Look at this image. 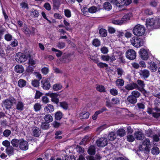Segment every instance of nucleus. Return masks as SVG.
I'll use <instances>...</instances> for the list:
<instances>
[{
	"label": "nucleus",
	"instance_id": "44",
	"mask_svg": "<svg viewBox=\"0 0 160 160\" xmlns=\"http://www.w3.org/2000/svg\"><path fill=\"white\" fill-rule=\"evenodd\" d=\"M89 116V113L88 112H82L80 113V116L82 117V119H86L88 118Z\"/></svg>",
	"mask_w": 160,
	"mask_h": 160
},
{
	"label": "nucleus",
	"instance_id": "56",
	"mask_svg": "<svg viewBox=\"0 0 160 160\" xmlns=\"http://www.w3.org/2000/svg\"><path fill=\"white\" fill-rule=\"evenodd\" d=\"M97 8L96 7L92 6L88 9V12L91 13H94L97 11Z\"/></svg>",
	"mask_w": 160,
	"mask_h": 160
},
{
	"label": "nucleus",
	"instance_id": "48",
	"mask_svg": "<svg viewBox=\"0 0 160 160\" xmlns=\"http://www.w3.org/2000/svg\"><path fill=\"white\" fill-rule=\"evenodd\" d=\"M92 44L95 47H98L100 45V42L98 39L96 38L93 40Z\"/></svg>",
	"mask_w": 160,
	"mask_h": 160
},
{
	"label": "nucleus",
	"instance_id": "23",
	"mask_svg": "<svg viewBox=\"0 0 160 160\" xmlns=\"http://www.w3.org/2000/svg\"><path fill=\"white\" fill-rule=\"evenodd\" d=\"M14 68L15 71L18 73H22L24 71L23 66L21 65H17L15 66Z\"/></svg>",
	"mask_w": 160,
	"mask_h": 160
},
{
	"label": "nucleus",
	"instance_id": "37",
	"mask_svg": "<svg viewBox=\"0 0 160 160\" xmlns=\"http://www.w3.org/2000/svg\"><path fill=\"white\" fill-rule=\"evenodd\" d=\"M51 49L52 51L56 52L55 54L58 57H61L62 55V52L61 51L57 49L53 48H52Z\"/></svg>",
	"mask_w": 160,
	"mask_h": 160
},
{
	"label": "nucleus",
	"instance_id": "28",
	"mask_svg": "<svg viewBox=\"0 0 160 160\" xmlns=\"http://www.w3.org/2000/svg\"><path fill=\"white\" fill-rule=\"evenodd\" d=\"M137 84L138 85V87L137 88H138V89L141 91V89H143L144 87H145V84L143 81L140 80H138L137 81Z\"/></svg>",
	"mask_w": 160,
	"mask_h": 160
},
{
	"label": "nucleus",
	"instance_id": "3",
	"mask_svg": "<svg viewBox=\"0 0 160 160\" xmlns=\"http://www.w3.org/2000/svg\"><path fill=\"white\" fill-rule=\"evenodd\" d=\"M15 99L13 97H10L2 102V106L7 109H9L11 108L13 103H15Z\"/></svg>",
	"mask_w": 160,
	"mask_h": 160
},
{
	"label": "nucleus",
	"instance_id": "34",
	"mask_svg": "<svg viewBox=\"0 0 160 160\" xmlns=\"http://www.w3.org/2000/svg\"><path fill=\"white\" fill-rule=\"evenodd\" d=\"M62 88V85L60 83H56L53 86V89L55 91H58Z\"/></svg>",
	"mask_w": 160,
	"mask_h": 160
},
{
	"label": "nucleus",
	"instance_id": "27",
	"mask_svg": "<svg viewBox=\"0 0 160 160\" xmlns=\"http://www.w3.org/2000/svg\"><path fill=\"white\" fill-rule=\"evenodd\" d=\"M132 16V14L131 13H128L124 15L122 18L121 20L123 23L124 22L130 19V18Z\"/></svg>",
	"mask_w": 160,
	"mask_h": 160
},
{
	"label": "nucleus",
	"instance_id": "10",
	"mask_svg": "<svg viewBox=\"0 0 160 160\" xmlns=\"http://www.w3.org/2000/svg\"><path fill=\"white\" fill-rule=\"evenodd\" d=\"M120 103V100L118 98H113L111 100V102L107 101L106 102V106L109 108H112L115 104H118Z\"/></svg>",
	"mask_w": 160,
	"mask_h": 160
},
{
	"label": "nucleus",
	"instance_id": "12",
	"mask_svg": "<svg viewBox=\"0 0 160 160\" xmlns=\"http://www.w3.org/2000/svg\"><path fill=\"white\" fill-rule=\"evenodd\" d=\"M140 77L144 79L148 78L150 75V72L146 69H141L138 72Z\"/></svg>",
	"mask_w": 160,
	"mask_h": 160
},
{
	"label": "nucleus",
	"instance_id": "20",
	"mask_svg": "<svg viewBox=\"0 0 160 160\" xmlns=\"http://www.w3.org/2000/svg\"><path fill=\"white\" fill-rule=\"evenodd\" d=\"M20 142V139H18L16 138H14L12 139L11 142V143L12 146L14 148H18L19 146Z\"/></svg>",
	"mask_w": 160,
	"mask_h": 160
},
{
	"label": "nucleus",
	"instance_id": "21",
	"mask_svg": "<svg viewBox=\"0 0 160 160\" xmlns=\"http://www.w3.org/2000/svg\"><path fill=\"white\" fill-rule=\"evenodd\" d=\"M148 63L150 65V69L151 71L153 72H155L156 71L158 67L156 64L154 62H148Z\"/></svg>",
	"mask_w": 160,
	"mask_h": 160
},
{
	"label": "nucleus",
	"instance_id": "22",
	"mask_svg": "<svg viewBox=\"0 0 160 160\" xmlns=\"http://www.w3.org/2000/svg\"><path fill=\"white\" fill-rule=\"evenodd\" d=\"M127 100L129 103L132 104H134L137 102V99L132 95L128 96Z\"/></svg>",
	"mask_w": 160,
	"mask_h": 160
},
{
	"label": "nucleus",
	"instance_id": "25",
	"mask_svg": "<svg viewBox=\"0 0 160 160\" xmlns=\"http://www.w3.org/2000/svg\"><path fill=\"white\" fill-rule=\"evenodd\" d=\"M88 152L90 155H94L96 152L95 147L93 145L91 146L88 149Z\"/></svg>",
	"mask_w": 160,
	"mask_h": 160
},
{
	"label": "nucleus",
	"instance_id": "57",
	"mask_svg": "<svg viewBox=\"0 0 160 160\" xmlns=\"http://www.w3.org/2000/svg\"><path fill=\"white\" fill-rule=\"evenodd\" d=\"M20 5L21 6V7L23 8H27V9H28V2L26 1L23 2L21 3H20Z\"/></svg>",
	"mask_w": 160,
	"mask_h": 160
},
{
	"label": "nucleus",
	"instance_id": "19",
	"mask_svg": "<svg viewBox=\"0 0 160 160\" xmlns=\"http://www.w3.org/2000/svg\"><path fill=\"white\" fill-rule=\"evenodd\" d=\"M16 109L20 111H22L24 109V103L21 101H19L17 102L16 104Z\"/></svg>",
	"mask_w": 160,
	"mask_h": 160
},
{
	"label": "nucleus",
	"instance_id": "45",
	"mask_svg": "<svg viewBox=\"0 0 160 160\" xmlns=\"http://www.w3.org/2000/svg\"><path fill=\"white\" fill-rule=\"evenodd\" d=\"M63 23L65 25V28L66 29L67 31L71 30V26L70 24L65 19L63 20Z\"/></svg>",
	"mask_w": 160,
	"mask_h": 160
},
{
	"label": "nucleus",
	"instance_id": "60",
	"mask_svg": "<svg viewBox=\"0 0 160 160\" xmlns=\"http://www.w3.org/2000/svg\"><path fill=\"white\" fill-rule=\"evenodd\" d=\"M11 132L10 130L6 129L3 132V135L5 137H8L11 134Z\"/></svg>",
	"mask_w": 160,
	"mask_h": 160
},
{
	"label": "nucleus",
	"instance_id": "31",
	"mask_svg": "<svg viewBox=\"0 0 160 160\" xmlns=\"http://www.w3.org/2000/svg\"><path fill=\"white\" fill-rule=\"evenodd\" d=\"M145 104L144 102L138 103H137L135 108L136 109L144 110L145 107Z\"/></svg>",
	"mask_w": 160,
	"mask_h": 160
},
{
	"label": "nucleus",
	"instance_id": "50",
	"mask_svg": "<svg viewBox=\"0 0 160 160\" xmlns=\"http://www.w3.org/2000/svg\"><path fill=\"white\" fill-rule=\"evenodd\" d=\"M34 108L35 111H38L41 108V106L39 103H37L34 105Z\"/></svg>",
	"mask_w": 160,
	"mask_h": 160
},
{
	"label": "nucleus",
	"instance_id": "52",
	"mask_svg": "<svg viewBox=\"0 0 160 160\" xmlns=\"http://www.w3.org/2000/svg\"><path fill=\"white\" fill-rule=\"evenodd\" d=\"M118 74L119 76L118 77V78H121L124 72V71L121 68H118L117 69Z\"/></svg>",
	"mask_w": 160,
	"mask_h": 160
},
{
	"label": "nucleus",
	"instance_id": "62",
	"mask_svg": "<svg viewBox=\"0 0 160 160\" xmlns=\"http://www.w3.org/2000/svg\"><path fill=\"white\" fill-rule=\"evenodd\" d=\"M2 144L7 148L11 146L10 145V142L8 140H5L3 141L2 142Z\"/></svg>",
	"mask_w": 160,
	"mask_h": 160
},
{
	"label": "nucleus",
	"instance_id": "8",
	"mask_svg": "<svg viewBox=\"0 0 160 160\" xmlns=\"http://www.w3.org/2000/svg\"><path fill=\"white\" fill-rule=\"evenodd\" d=\"M136 52L133 49H128L126 52V57L130 60H134L136 58Z\"/></svg>",
	"mask_w": 160,
	"mask_h": 160
},
{
	"label": "nucleus",
	"instance_id": "9",
	"mask_svg": "<svg viewBox=\"0 0 160 160\" xmlns=\"http://www.w3.org/2000/svg\"><path fill=\"white\" fill-rule=\"evenodd\" d=\"M50 79L47 78L43 79L41 81L42 87L44 90H48L51 87V84L49 82Z\"/></svg>",
	"mask_w": 160,
	"mask_h": 160
},
{
	"label": "nucleus",
	"instance_id": "30",
	"mask_svg": "<svg viewBox=\"0 0 160 160\" xmlns=\"http://www.w3.org/2000/svg\"><path fill=\"white\" fill-rule=\"evenodd\" d=\"M117 134L118 136L122 137L126 134V131L123 128H120L117 131Z\"/></svg>",
	"mask_w": 160,
	"mask_h": 160
},
{
	"label": "nucleus",
	"instance_id": "41",
	"mask_svg": "<svg viewBox=\"0 0 160 160\" xmlns=\"http://www.w3.org/2000/svg\"><path fill=\"white\" fill-rule=\"evenodd\" d=\"M151 152L153 155H158L159 153V149L157 147H154L152 149Z\"/></svg>",
	"mask_w": 160,
	"mask_h": 160
},
{
	"label": "nucleus",
	"instance_id": "1",
	"mask_svg": "<svg viewBox=\"0 0 160 160\" xmlns=\"http://www.w3.org/2000/svg\"><path fill=\"white\" fill-rule=\"evenodd\" d=\"M132 32L135 35L138 37L141 36L145 33V29L143 26L138 24L134 27Z\"/></svg>",
	"mask_w": 160,
	"mask_h": 160
},
{
	"label": "nucleus",
	"instance_id": "39",
	"mask_svg": "<svg viewBox=\"0 0 160 160\" xmlns=\"http://www.w3.org/2000/svg\"><path fill=\"white\" fill-rule=\"evenodd\" d=\"M55 118L57 120H60L62 117V113L60 111H58L55 114Z\"/></svg>",
	"mask_w": 160,
	"mask_h": 160
},
{
	"label": "nucleus",
	"instance_id": "43",
	"mask_svg": "<svg viewBox=\"0 0 160 160\" xmlns=\"http://www.w3.org/2000/svg\"><path fill=\"white\" fill-rule=\"evenodd\" d=\"M104 8L106 10H110L112 8V6L110 3L108 2H105L103 5Z\"/></svg>",
	"mask_w": 160,
	"mask_h": 160
},
{
	"label": "nucleus",
	"instance_id": "64",
	"mask_svg": "<svg viewBox=\"0 0 160 160\" xmlns=\"http://www.w3.org/2000/svg\"><path fill=\"white\" fill-rule=\"evenodd\" d=\"M65 15L67 18H70L71 17V12L69 9H65L64 11Z\"/></svg>",
	"mask_w": 160,
	"mask_h": 160
},
{
	"label": "nucleus",
	"instance_id": "5",
	"mask_svg": "<svg viewBox=\"0 0 160 160\" xmlns=\"http://www.w3.org/2000/svg\"><path fill=\"white\" fill-rule=\"evenodd\" d=\"M15 60L18 62H24L27 60V58L24 54L21 52L17 53L15 56Z\"/></svg>",
	"mask_w": 160,
	"mask_h": 160
},
{
	"label": "nucleus",
	"instance_id": "11",
	"mask_svg": "<svg viewBox=\"0 0 160 160\" xmlns=\"http://www.w3.org/2000/svg\"><path fill=\"white\" fill-rule=\"evenodd\" d=\"M139 53L140 57L142 60H147L149 58L148 53L145 49L141 48L139 52Z\"/></svg>",
	"mask_w": 160,
	"mask_h": 160
},
{
	"label": "nucleus",
	"instance_id": "36",
	"mask_svg": "<svg viewBox=\"0 0 160 160\" xmlns=\"http://www.w3.org/2000/svg\"><path fill=\"white\" fill-rule=\"evenodd\" d=\"M116 85L118 87H122L124 85V81L121 79H118L116 81Z\"/></svg>",
	"mask_w": 160,
	"mask_h": 160
},
{
	"label": "nucleus",
	"instance_id": "55",
	"mask_svg": "<svg viewBox=\"0 0 160 160\" xmlns=\"http://www.w3.org/2000/svg\"><path fill=\"white\" fill-rule=\"evenodd\" d=\"M39 82L38 80L35 79L32 82V85L34 87H38L39 86Z\"/></svg>",
	"mask_w": 160,
	"mask_h": 160
},
{
	"label": "nucleus",
	"instance_id": "7",
	"mask_svg": "<svg viewBox=\"0 0 160 160\" xmlns=\"http://www.w3.org/2000/svg\"><path fill=\"white\" fill-rule=\"evenodd\" d=\"M96 143L98 147H103L107 145L108 141L106 138L101 137L97 140Z\"/></svg>",
	"mask_w": 160,
	"mask_h": 160
},
{
	"label": "nucleus",
	"instance_id": "58",
	"mask_svg": "<svg viewBox=\"0 0 160 160\" xmlns=\"http://www.w3.org/2000/svg\"><path fill=\"white\" fill-rule=\"evenodd\" d=\"M31 12L33 13V17L34 18H37L39 15L38 11L36 9H33Z\"/></svg>",
	"mask_w": 160,
	"mask_h": 160
},
{
	"label": "nucleus",
	"instance_id": "18",
	"mask_svg": "<svg viewBox=\"0 0 160 160\" xmlns=\"http://www.w3.org/2000/svg\"><path fill=\"white\" fill-rule=\"evenodd\" d=\"M44 110L45 112L48 113L53 112L54 111V108L53 105L48 104L45 107Z\"/></svg>",
	"mask_w": 160,
	"mask_h": 160
},
{
	"label": "nucleus",
	"instance_id": "46",
	"mask_svg": "<svg viewBox=\"0 0 160 160\" xmlns=\"http://www.w3.org/2000/svg\"><path fill=\"white\" fill-rule=\"evenodd\" d=\"M70 54H69L64 53L61 58V61L62 62H65L66 60L68 58Z\"/></svg>",
	"mask_w": 160,
	"mask_h": 160
},
{
	"label": "nucleus",
	"instance_id": "59",
	"mask_svg": "<svg viewBox=\"0 0 160 160\" xmlns=\"http://www.w3.org/2000/svg\"><path fill=\"white\" fill-rule=\"evenodd\" d=\"M127 140L130 142H132L135 140V138L132 135H128L127 136Z\"/></svg>",
	"mask_w": 160,
	"mask_h": 160
},
{
	"label": "nucleus",
	"instance_id": "14",
	"mask_svg": "<svg viewBox=\"0 0 160 160\" xmlns=\"http://www.w3.org/2000/svg\"><path fill=\"white\" fill-rule=\"evenodd\" d=\"M50 96L51 98V101L54 103L58 104L59 102L58 98L59 96L58 94L56 93H52L50 94Z\"/></svg>",
	"mask_w": 160,
	"mask_h": 160
},
{
	"label": "nucleus",
	"instance_id": "33",
	"mask_svg": "<svg viewBox=\"0 0 160 160\" xmlns=\"http://www.w3.org/2000/svg\"><path fill=\"white\" fill-rule=\"evenodd\" d=\"M53 3V8L54 9H58L60 5V1L59 0H52Z\"/></svg>",
	"mask_w": 160,
	"mask_h": 160
},
{
	"label": "nucleus",
	"instance_id": "47",
	"mask_svg": "<svg viewBox=\"0 0 160 160\" xmlns=\"http://www.w3.org/2000/svg\"><path fill=\"white\" fill-rule=\"evenodd\" d=\"M132 95L136 98L137 99V98H138L141 95L140 93L137 91H133L131 93Z\"/></svg>",
	"mask_w": 160,
	"mask_h": 160
},
{
	"label": "nucleus",
	"instance_id": "42",
	"mask_svg": "<svg viewBox=\"0 0 160 160\" xmlns=\"http://www.w3.org/2000/svg\"><path fill=\"white\" fill-rule=\"evenodd\" d=\"M97 90L100 92H106L105 88L102 85H99L96 87Z\"/></svg>",
	"mask_w": 160,
	"mask_h": 160
},
{
	"label": "nucleus",
	"instance_id": "32",
	"mask_svg": "<svg viewBox=\"0 0 160 160\" xmlns=\"http://www.w3.org/2000/svg\"><path fill=\"white\" fill-rule=\"evenodd\" d=\"M18 86L20 88L24 87L27 84V82L24 80L20 79L18 82Z\"/></svg>",
	"mask_w": 160,
	"mask_h": 160
},
{
	"label": "nucleus",
	"instance_id": "61",
	"mask_svg": "<svg viewBox=\"0 0 160 160\" xmlns=\"http://www.w3.org/2000/svg\"><path fill=\"white\" fill-rule=\"evenodd\" d=\"M158 2L156 0H151L150 5L152 7H156L157 6Z\"/></svg>",
	"mask_w": 160,
	"mask_h": 160
},
{
	"label": "nucleus",
	"instance_id": "17",
	"mask_svg": "<svg viewBox=\"0 0 160 160\" xmlns=\"http://www.w3.org/2000/svg\"><path fill=\"white\" fill-rule=\"evenodd\" d=\"M134 135L136 138L138 140H142L144 138V134L140 131L136 132L134 133Z\"/></svg>",
	"mask_w": 160,
	"mask_h": 160
},
{
	"label": "nucleus",
	"instance_id": "63",
	"mask_svg": "<svg viewBox=\"0 0 160 160\" xmlns=\"http://www.w3.org/2000/svg\"><path fill=\"white\" fill-rule=\"evenodd\" d=\"M110 93L112 95L116 96L118 95V90L114 88H112L110 90Z\"/></svg>",
	"mask_w": 160,
	"mask_h": 160
},
{
	"label": "nucleus",
	"instance_id": "35",
	"mask_svg": "<svg viewBox=\"0 0 160 160\" xmlns=\"http://www.w3.org/2000/svg\"><path fill=\"white\" fill-rule=\"evenodd\" d=\"M37 60L36 59H34L32 58L31 56H29V58L28 60V65L29 66H33L36 64Z\"/></svg>",
	"mask_w": 160,
	"mask_h": 160
},
{
	"label": "nucleus",
	"instance_id": "51",
	"mask_svg": "<svg viewBox=\"0 0 160 160\" xmlns=\"http://www.w3.org/2000/svg\"><path fill=\"white\" fill-rule=\"evenodd\" d=\"M60 106L65 109H67L68 108V105L67 103L65 102H60Z\"/></svg>",
	"mask_w": 160,
	"mask_h": 160
},
{
	"label": "nucleus",
	"instance_id": "38",
	"mask_svg": "<svg viewBox=\"0 0 160 160\" xmlns=\"http://www.w3.org/2000/svg\"><path fill=\"white\" fill-rule=\"evenodd\" d=\"M99 33L102 37H105L107 36V31L104 29H100L99 30Z\"/></svg>",
	"mask_w": 160,
	"mask_h": 160
},
{
	"label": "nucleus",
	"instance_id": "53",
	"mask_svg": "<svg viewBox=\"0 0 160 160\" xmlns=\"http://www.w3.org/2000/svg\"><path fill=\"white\" fill-rule=\"evenodd\" d=\"M56 46L58 48L61 49L65 47V43L64 42H59L57 43Z\"/></svg>",
	"mask_w": 160,
	"mask_h": 160
},
{
	"label": "nucleus",
	"instance_id": "4",
	"mask_svg": "<svg viewBox=\"0 0 160 160\" xmlns=\"http://www.w3.org/2000/svg\"><path fill=\"white\" fill-rule=\"evenodd\" d=\"M156 24H158V22H156V21L153 18L149 19L146 23L147 27L149 29H156L155 27V26H157Z\"/></svg>",
	"mask_w": 160,
	"mask_h": 160
},
{
	"label": "nucleus",
	"instance_id": "15",
	"mask_svg": "<svg viewBox=\"0 0 160 160\" xmlns=\"http://www.w3.org/2000/svg\"><path fill=\"white\" fill-rule=\"evenodd\" d=\"M32 134L35 137H38L41 133V129L37 127H34L32 129Z\"/></svg>",
	"mask_w": 160,
	"mask_h": 160
},
{
	"label": "nucleus",
	"instance_id": "29",
	"mask_svg": "<svg viewBox=\"0 0 160 160\" xmlns=\"http://www.w3.org/2000/svg\"><path fill=\"white\" fill-rule=\"evenodd\" d=\"M22 30L27 36L29 37L30 36L31 32L29 29L27 28L26 25H24Z\"/></svg>",
	"mask_w": 160,
	"mask_h": 160
},
{
	"label": "nucleus",
	"instance_id": "13",
	"mask_svg": "<svg viewBox=\"0 0 160 160\" xmlns=\"http://www.w3.org/2000/svg\"><path fill=\"white\" fill-rule=\"evenodd\" d=\"M150 144V140L148 138H145L142 142V145L139 146V149L140 151L143 150L142 146H144L145 147H143L144 148L146 149L148 148Z\"/></svg>",
	"mask_w": 160,
	"mask_h": 160
},
{
	"label": "nucleus",
	"instance_id": "40",
	"mask_svg": "<svg viewBox=\"0 0 160 160\" xmlns=\"http://www.w3.org/2000/svg\"><path fill=\"white\" fill-rule=\"evenodd\" d=\"M44 119L46 122L49 123L52 121V116L49 114H47L44 117Z\"/></svg>",
	"mask_w": 160,
	"mask_h": 160
},
{
	"label": "nucleus",
	"instance_id": "26",
	"mask_svg": "<svg viewBox=\"0 0 160 160\" xmlns=\"http://www.w3.org/2000/svg\"><path fill=\"white\" fill-rule=\"evenodd\" d=\"M116 137L117 136L116 133L113 132H110L108 136V138L110 141H113L115 140L116 139Z\"/></svg>",
	"mask_w": 160,
	"mask_h": 160
},
{
	"label": "nucleus",
	"instance_id": "24",
	"mask_svg": "<svg viewBox=\"0 0 160 160\" xmlns=\"http://www.w3.org/2000/svg\"><path fill=\"white\" fill-rule=\"evenodd\" d=\"M138 85L136 83H133L131 84H128L125 87V88L128 90H130L134 89V88H137Z\"/></svg>",
	"mask_w": 160,
	"mask_h": 160
},
{
	"label": "nucleus",
	"instance_id": "2",
	"mask_svg": "<svg viewBox=\"0 0 160 160\" xmlns=\"http://www.w3.org/2000/svg\"><path fill=\"white\" fill-rule=\"evenodd\" d=\"M130 42L132 45L137 48L143 46L145 42L142 38L136 37H133L131 38Z\"/></svg>",
	"mask_w": 160,
	"mask_h": 160
},
{
	"label": "nucleus",
	"instance_id": "49",
	"mask_svg": "<svg viewBox=\"0 0 160 160\" xmlns=\"http://www.w3.org/2000/svg\"><path fill=\"white\" fill-rule=\"evenodd\" d=\"M112 22L113 24L118 25H121L123 23L121 19H113L112 21Z\"/></svg>",
	"mask_w": 160,
	"mask_h": 160
},
{
	"label": "nucleus",
	"instance_id": "6",
	"mask_svg": "<svg viewBox=\"0 0 160 160\" xmlns=\"http://www.w3.org/2000/svg\"><path fill=\"white\" fill-rule=\"evenodd\" d=\"M29 144L28 142L23 138L20 139V142L19 146V148L21 150L26 151L28 148Z\"/></svg>",
	"mask_w": 160,
	"mask_h": 160
},
{
	"label": "nucleus",
	"instance_id": "54",
	"mask_svg": "<svg viewBox=\"0 0 160 160\" xmlns=\"http://www.w3.org/2000/svg\"><path fill=\"white\" fill-rule=\"evenodd\" d=\"M97 64V66L100 68H108V65L107 64L102 62H98Z\"/></svg>",
	"mask_w": 160,
	"mask_h": 160
},
{
	"label": "nucleus",
	"instance_id": "16",
	"mask_svg": "<svg viewBox=\"0 0 160 160\" xmlns=\"http://www.w3.org/2000/svg\"><path fill=\"white\" fill-rule=\"evenodd\" d=\"M12 146H10L7 148H6V152L8 155L11 156L14 154L15 149Z\"/></svg>",
	"mask_w": 160,
	"mask_h": 160
}]
</instances>
